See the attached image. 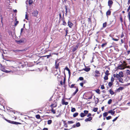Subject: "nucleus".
<instances>
[{
	"label": "nucleus",
	"mask_w": 130,
	"mask_h": 130,
	"mask_svg": "<svg viewBox=\"0 0 130 130\" xmlns=\"http://www.w3.org/2000/svg\"><path fill=\"white\" fill-rule=\"evenodd\" d=\"M113 84V83H112L109 82L108 83V85L109 87H110Z\"/></svg>",
	"instance_id": "36"
},
{
	"label": "nucleus",
	"mask_w": 130,
	"mask_h": 130,
	"mask_svg": "<svg viewBox=\"0 0 130 130\" xmlns=\"http://www.w3.org/2000/svg\"><path fill=\"white\" fill-rule=\"evenodd\" d=\"M25 51V50H18V49H17L16 50H13V52H22V51Z\"/></svg>",
	"instance_id": "25"
},
{
	"label": "nucleus",
	"mask_w": 130,
	"mask_h": 130,
	"mask_svg": "<svg viewBox=\"0 0 130 130\" xmlns=\"http://www.w3.org/2000/svg\"><path fill=\"white\" fill-rule=\"evenodd\" d=\"M108 5L110 8H111L112 6V5L113 3V2L112 0H109L108 1Z\"/></svg>",
	"instance_id": "7"
},
{
	"label": "nucleus",
	"mask_w": 130,
	"mask_h": 130,
	"mask_svg": "<svg viewBox=\"0 0 130 130\" xmlns=\"http://www.w3.org/2000/svg\"><path fill=\"white\" fill-rule=\"evenodd\" d=\"M111 11L109 10H108L106 12V15L107 16L110 15L111 14Z\"/></svg>",
	"instance_id": "22"
},
{
	"label": "nucleus",
	"mask_w": 130,
	"mask_h": 130,
	"mask_svg": "<svg viewBox=\"0 0 130 130\" xmlns=\"http://www.w3.org/2000/svg\"><path fill=\"white\" fill-rule=\"evenodd\" d=\"M124 36V33H123V32H122V33L121 35V36L120 37L121 38H122Z\"/></svg>",
	"instance_id": "56"
},
{
	"label": "nucleus",
	"mask_w": 130,
	"mask_h": 130,
	"mask_svg": "<svg viewBox=\"0 0 130 130\" xmlns=\"http://www.w3.org/2000/svg\"><path fill=\"white\" fill-rule=\"evenodd\" d=\"M98 109V108H94L93 110V111H94V112H96L97 111V110Z\"/></svg>",
	"instance_id": "47"
},
{
	"label": "nucleus",
	"mask_w": 130,
	"mask_h": 130,
	"mask_svg": "<svg viewBox=\"0 0 130 130\" xmlns=\"http://www.w3.org/2000/svg\"><path fill=\"white\" fill-rule=\"evenodd\" d=\"M118 117H117L116 118H115L112 120V121L114 122V121H115L117 120V119H118Z\"/></svg>",
	"instance_id": "63"
},
{
	"label": "nucleus",
	"mask_w": 130,
	"mask_h": 130,
	"mask_svg": "<svg viewBox=\"0 0 130 130\" xmlns=\"http://www.w3.org/2000/svg\"><path fill=\"white\" fill-rule=\"evenodd\" d=\"M107 23L106 22L104 23L103 24V28L106 27L107 26Z\"/></svg>",
	"instance_id": "31"
},
{
	"label": "nucleus",
	"mask_w": 130,
	"mask_h": 130,
	"mask_svg": "<svg viewBox=\"0 0 130 130\" xmlns=\"http://www.w3.org/2000/svg\"><path fill=\"white\" fill-rule=\"evenodd\" d=\"M111 118L112 117L111 116H109L106 117V119L108 120H109L111 119Z\"/></svg>",
	"instance_id": "52"
},
{
	"label": "nucleus",
	"mask_w": 130,
	"mask_h": 130,
	"mask_svg": "<svg viewBox=\"0 0 130 130\" xmlns=\"http://www.w3.org/2000/svg\"><path fill=\"white\" fill-rule=\"evenodd\" d=\"M92 119V117H89L88 118H86L85 119V121L87 122L88 121H90Z\"/></svg>",
	"instance_id": "16"
},
{
	"label": "nucleus",
	"mask_w": 130,
	"mask_h": 130,
	"mask_svg": "<svg viewBox=\"0 0 130 130\" xmlns=\"http://www.w3.org/2000/svg\"><path fill=\"white\" fill-rule=\"evenodd\" d=\"M109 71L108 70H107L105 72V75L108 76L110 74V73H109Z\"/></svg>",
	"instance_id": "27"
},
{
	"label": "nucleus",
	"mask_w": 130,
	"mask_h": 130,
	"mask_svg": "<svg viewBox=\"0 0 130 130\" xmlns=\"http://www.w3.org/2000/svg\"><path fill=\"white\" fill-rule=\"evenodd\" d=\"M0 17H1V23L3 25V18L2 17V15L1 14H0Z\"/></svg>",
	"instance_id": "33"
},
{
	"label": "nucleus",
	"mask_w": 130,
	"mask_h": 130,
	"mask_svg": "<svg viewBox=\"0 0 130 130\" xmlns=\"http://www.w3.org/2000/svg\"><path fill=\"white\" fill-rule=\"evenodd\" d=\"M94 77L96 79L97 78L99 77L101 74V73L99 71L96 70L94 72Z\"/></svg>",
	"instance_id": "2"
},
{
	"label": "nucleus",
	"mask_w": 130,
	"mask_h": 130,
	"mask_svg": "<svg viewBox=\"0 0 130 130\" xmlns=\"http://www.w3.org/2000/svg\"><path fill=\"white\" fill-rule=\"evenodd\" d=\"M108 113H111V115H113L115 113V111H112V110H110L108 111Z\"/></svg>",
	"instance_id": "23"
},
{
	"label": "nucleus",
	"mask_w": 130,
	"mask_h": 130,
	"mask_svg": "<svg viewBox=\"0 0 130 130\" xmlns=\"http://www.w3.org/2000/svg\"><path fill=\"white\" fill-rule=\"evenodd\" d=\"M121 63H123V64H124L125 65H127V64L126 63V61H123L122 62H121Z\"/></svg>",
	"instance_id": "62"
},
{
	"label": "nucleus",
	"mask_w": 130,
	"mask_h": 130,
	"mask_svg": "<svg viewBox=\"0 0 130 130\" xmlns=\"http://www.w3.org/2000/svg\"><path fill=\"white\" fill-rule=\"evenodd\" d=\"M59 20H60L62 18L61 14V13H59Z\"/></svg>",
	"instance_id": "57"
},
{
	"label": "nucleus",
	"mask_w": 130,
	"mask_h": 130,
	"mask_svg": "<svg viewBox=\"0 0 130 130\" xmlns=\"http://www.w3.org/2000/svg\"><path fill=\"white\" fill-rule=\"evenodd\" d=\"M108 91H109L111 95H113L115 93L111 89H110V90Z\"/></svg>",
	"instance_id": "24"
},
{
	"label": "nucleus",
	"mask_w": 130,
	"mask_h": 130,
	"mask_svg": "<svg viewBox=\"0 0 130 130\" xmlns=\"http://www.w3.org/2000/svg\"><path fill=\"white\" fill-rule=\"evenodd\" d=\"M62 104L63 105H67L68 104V102H65L64 100L63 99H62Z\"/></svg>",
	"instance_id": "17"
},
{
	"label": "nucleus",
	"mask_w": 130,
	"mask_h": 130,
	"mask_svg": "<svg viewBox=\"0 0 130 130\" xmlns=\"http://www.w3.org/2000/svg\"><path fill=\"white\" fill-rule=\"evenodd\" d=\"M75 111H76V109L75 108L73 107L71 109V111L72 112H74Z\"/></svg>",
	"instance_id": "44"
},
{
	"label": "nucleus",
	"mask_w": 130,
	"mask_h": 130,
	"mask_svg": "<svg viewBox=\"0 0 130 130\" xmlns=\"http://www.w3.org/2000/svg\"><path fill=\"white\" fill-rule=\"evenodd\" d=\"M107 42H105V43H104L103 44L101 45V47H102V48H103V47H104L105 46H106V45H107Z\"/></svg>",
	"instance_id": "32"
},
{
	"label": "nucleus",
	"mask_w": 130,
	"mask_h": 130,
	"mask_svg": "<svg viewBox=\"0 0 130 130\" xmlns=\"http://www.w3.org/2000/svg\"><path fill=\"white\" fill-rule=\"evenodd\" d=\"M104 79L105 80H108V76L105 75L104 77Z\"/></svg>",
	"instance_id": "34"
},
{
	"label": "nucleus",
	"mask_w": 130,
	"mask_h": 130,
	"mask_svg": "<svg viewBox=\"0 0 130 130\" xmlns=\"http://www.w3.org/2000/svg\"><path fill=\"white\" fill-rule=\"evenodd\" d=\"M57 115L56 117H57L60 116L61 115V111L60 110H58L56 113Z\"/></svg>",
	"instance_id": "11"
},
{
	"label": "nucleus",
	"mask_w": 130,
	"mask_h": 130,
	"mask_svg": "<svg viewBox=\"0 0 130 130\" xmlns=\"http://www.w3.org/2000/svg\"><path fill=\"white\" fill-rule=\"evenodd\" d=\"M88 21L89 23H91V19L90 18H88Z\"/></svg>",
	"instance_id": "48"
},
{
	"label": "nucleus",
	"mask_w": 130,
	"mask_h": 130,
	"mask_svg": "<svg viewBox=\"0 0 130 130\" xmlns=\"http://www.w3.org/2000/svg\"><path fill=\"white\" fill-rule=\"evenodd\" d=\"M124 89V88L123 87H120L117 90V92H120V90H122Z\"/></svg>",
	"instance_id": "21"
},
{
	"label": "nucleus",
	"mask_w": 130,
	"mask_h": 130,
	"mask_svg": "<svg viewBox=\"0 0 130 130\" xmlns=\"http://www.w3.org/2000/svg\"><path fill=\"white\" fill-rule=\"evenodd\" d=\"M38 13V11L37 10L34 11L32 13V15L33 16L36 17H37Z\"/></svg>",
	"instance_id": "8"
},
{
	"label": "nucleus",
	"mask_w": 130,
	"mask_h": 130,
	"mask_svg": "<svg viewBox=\"0 0 130 130\" xmlns=\"http://www.w3.org/2000/svg\"><path fill=\"white\" fill-rule=\"evenodd\" d=\"M76 126L78 127L80 126V123L79 122H77L76 124Z\"/></svg>",
	"instance_id": "53"
},
{
	"label": "nucleus",
	"mask_w": 130,
	"mask_h": 130,
	"mask_svg": "<svg viewBox=\"0 0 130 130\" xmlns=\"http://www.w3.org/2000/svg\"><path fill=\"white\" fill-rule=\"evenodd\" d=\"M59 65V63H57V62L56 61H55V68L56 69H57L59 68V69L60 70V68H58Z\"/></svg>",
	"instance_id": "14"
},
{
	"label": "nucleus",
	"mask_w": 130,
	"mask_h": 130,
	"mask_svg": "<svg viewBox=\"0 0 130 130\" xmlns=\"http://www.w3.org/2000/svg\"><path fill=\"white\" fill-rule=\"evenodd\" d=\"M0 69L2 71L6 73H9L10 72L12 71H7L6 70L4 67L2 66H1Z\"/></svg>",
	"instance_id": "5"
},
{
	"label": "nucleus",
	"mask_w": 130,
	"mask_h": 130,
	"mask_svg": "<svg viewBox=\"0 0 130 130\" xmlns=\"http://www.w3.org/2000/svg\"><path fill=\"white\" fill-rule=\"evenodd\" d=\"M117 69H119L123 70L124 69V67L123 65L121 64L118 67Z\"/></svg>",
	"instance_id": "12"
},
{
	"label": "nucleus",
	"mask_w": 130,
	"mask_h": 130,
	"mask_svg": "<svg viewBox=\"0 0 130 130\" xmlns=\"http://www.w3.org/2000/svg\"><path fill=\"white\" fill-rule=\"evenodd\" d=\"M80 43H78L77 44L76 46H73L72 47V52L74 53L76 51L78 48V46L80 45Z\"/></svg>",
	"instance_id": "4"
},
{
	"label": "nucleus",
	"mask_w": 130,
	"mask_h": 130,
	"mask_svg": "<svg viewBox=\"0 0 130 130\" xmlns=\"http://www.w3.org/2000/svg\"><path fill=\"white\" fill-rule=\"evenodd\" d=\"M25 39L23 38L22 39L19 40L17 41L16 40V42L18 44H21L22 43H24V40Z\"/></svg>",
	"instance_id": "9"
},
{
	"label": "nucleus",
	"mask_w": 130,
	"mask_h": 130,
	"mask_svg": "<svg viewBox=\"0 0 130 130\" xmlns=\"http://www.w3.org/2000/svg\"><path fill=\"white\" fill-rule=\"evenodd\" d=\"M114 79H115L112 76L111 77L110 82L112 83H113L114 81Z\"/></svg>",
	"instance_id": "37"
},
{
	"label": "nucleus",
	"mask_w": 130,
	"mask_h": 130,
	"mask_svg": "<svg viewBox=\"0 0 130 130\" xmlns=\"http://www.w3.org/2000/svg\"><path fill=\"white\" fill-rule=\"evenodd\" d=\"M79 79L80 80H83L84 79V78L83 77H81L79 78Z\"/></svg>",
	"instance_id": "59"
},
{
	"label": "nucleus",
	"mask_w": 130,
	"mask_h": 130,
	"mask_svg": "<svg viewBox=\"0 0 130 130\" xmlns=\"http://www.w3.org/2000/svg\"><path fill=\"white\" fill-rule=\"evenodd\" d=\"M57 105V103L55 100H54L53 102V103L52 104L50 105V106L51 108V109L50 110L53 114L56 113L55 110L54 109V108L56 107Z\"/></svg>",
	"instance_id": "1"
},
{
	"label": "nucleus",
	"mask_w": 130,
	"mask_h": 130,
	"mask_svg": "<svg viewBox=\"0 0 130 130\" xmlns=\"http://www.w3.org/2000/svg\"><path fill=\"white\" fill-rule=\"evenodd\" d=\"M98 94H100V90L99 89H97L95 91Z\"/></svg>",
	"instance_id": "43"
},
{
	"label": "nucleus",
	"mask_w": 130,
	"mask_h": 130,
	"mask_svg": "<svg viewBox=\"0 0 130 130\" xmlns=\"http://www.w3.org/2000/svg\"><path fill=\"white\" fill-rule=\"evenodd\" d=\"M91 115V113H89L87 115V117H90V116Z\"/></svg>",
	"instance_id": "64"
},
{
	"label": "nucleus",
	"mask_w": 130,
	"mask_h": 130,
	"mask_svg": "<svg viewBox=\"0 0 130 130\" xmlns=\"http://www.w3.org/2000/svg\"><path fill=\"white\" fill-rule=\"evenodd\" d=\"M120 76L119 75V74H117V77L116 78H117L118 79L120 78Z\"/></svg>",
	"instance_id": "60"
},
{
	"label": "nucleus",
	"mask_w": 130,
	"mask_h": 130,
	"mask_svg": "<svg viewBox=\"0 0 130 130\" xmlns=\"http://www.w3.org/2000/svg\"><path fill=\"white\" fill-rule=\"evenodd\" d=\"M68 124H72L74 123L72 121H68Z\"/></svg>",
	"instance_id": "55"
},
{
	"label": "nucleus",
	"mask_w": 130,
	"mask_h": 130,
	"mask_svg": "<svg viewBox=\"0 0 130 130\" xmlns=\"http://www.w3.org/2000/svg\"><path fill=\"white\" fill-rule=\"evenodd\" d=\"M52 121L51 120H48L47 121V124H50L52 123Z\"/></svg>",
	"instance_id": "41"
},
{
	"label": "nucleus",
	"mask_w": 130,
	"mask_h": 130,
	"mask_svg": "<svg viewBox=\"0 0 130 130\" xmlns=\"http://www.w3.org/2000/svg\"><path fill=\"white\" fill-rule=\"evenodd\" d=\"M105 87L104 86V85H101V88L102 89H105Z\"/></svg>",
	"instance_id": "58"
},
{
	"label": "nucleus",
	"mask_w": 130,
	"mask_h": 130,
	"mask_svg": "<svg viewBox=\"0 0 130 130\" xmlns=\"http://www.w3.org/2000/svg\"><path fill=\"white\" fill-rule=\"evenodd\" d=\"M120 19L121 21V23H123V18L122 16L120 17Z\"/></svg>",
	"instance_id": "54"
},
{
	"label": "nucleus",
	"mask_w": 130,
	"mask_h": 130,
	"mask_svg": "<svg viewBox=\"0 0 130 130\" xmlns=\"http://www.w3.org/2000/svg\"><path fill=\"white\" fill-rule=\"evenodd\" d=\"M88 111L86 110H85L84 111V113L86 115L88 114Z\"/></svg>",
	"instance_id": "50"
},
{
	"label": "nucleus",
	"mask_w": 130,
	"mask_h": 130,
	"mask_svg": "<svg viewBox=\"0 0 130 130\" xmlns=\"http://www.w3.org/2000/svg\"><path fill=\"white\" fill-rule=\"evenodd\" d=\"M90 68L89 67H86L85 68L83 69V70H84L87 72H88L90 70Z\"/></svg>",
	"instance_id": "20"
},
{
	"label": "nucleus",
	"mask_w": 130,
	"mask_h": 130,
	"mask_svg": "<svg viewBox=\"0 0 130 130\" xmlns=\"http://www.w3.org/2000/svg\"><path fill=\"white\" fill-rule=\"evenodd\" d=\"M112 39L115 41H118L119 40V38H118V39H116L115 38H112Z\"/></svg>",
	"instance_id": "42"
},
{
	"label": "nucleus",
	"mask_w": 130,
	"mask_h": 130,
	"mask_svg": "<svg viewBox=\"0 0 130 130\" xmlns=\"http://www.w3.org/2000/svg\"><path fill=\"white\" fill-rule=\"evenodd\" d=\"M118 80H119V82H120L122 83L123 79L122 78H121V77H120V78H119V79H118Z\"/></svg>",
	"instance_id": "49"
},
{
	"label": "nucleus",
	"mask_w": 130,
	"mask_h": 130,
	"mask_svg": "<svg viewBox=\"0 0 130 130\" xmlns=\"http://www.w3.org/2000/svg\"><path fill=\"white\" fill-rule=\"evenodd\" d=\"M17 18H16L15 19V21H16V22L15 23H14V26H16L19 23V22L18 21H17Z\"/></svg>",
	"instance_id": "35"
},
{
	"label": "nucleus",
	"mask_w": 130,
	"mask_h": 130,
	"mask_svg": "<svg viewBox=\"0 0 130 130\" xmlns=\"http://www.w3.org/2000/svg\"><path fill=\"white\" fill-rule=\"evenodd\" d=\"M80 115L81 117L83 118L86 116V115L83 112H82L80 113Z\"/></svg>",
	"instance_id": "28"
},
{
	"label": "nucleus",
	"mask_w": 130,
	"mask_h": 130,
	"mask_svg": "<svg viewBox=\"0 0 130 130\" xmlns=\"http://www.w3.org/2000/svg\"><path fill=\"white\" fill-rule=\"evenodd\" d=\"M64 17V14L63 13V18H62V22H63L62 25L64 26H66L67 25V23L66 22L65 20L63 19Z\"/></svg>",
	"instance_id": "19"
},
{
	"label": "nucleus",
	"mask_w": 130,
	"mask_h": 130,
	"mask_svg": "<svg viewBox=\"0 0 130 130\" xmlns=\"http://www.w3.org/2000/svg\"><path fill=\"white\" fill-rule=\"evenodd\" d=\"M119 75L121 77H123L124 76V75L123 72H120L119 73Z\"/></svg>",
	"instance_id": "26"
},
{
	"label": "nucleus",
	"mask_w": 130,
	"mask_h": 130,
	"mask_svg": "<svg viewBox=\"0 0 130 130\" xmlns=\"http://www.w3.org/2000/svg\"><path fill=\"white\" fill-rule=\"evenodd\" d=\"M33 1L32 0H29L28 2V3L29 5H31Z\"/></svg>",
	"instance_id": "40"
},
{
	"label": "nucleus",
	"mask_w": 130,
	"mask_h": 130,
	"mask_svg": "<svg viewBox=\"0 0 130 130\" xmlns=\"http://www.w3.org/2000/svg\"><path fill=\"white\" fill-rule=\"evenodd\" d=\"M25 19L28 20V15L27 14L25 15Z\"/></svg>",
	"instance_id": "61"
},
{
	"label": "nucleus",
	"mask_w": 130,
	"mask_h": 130,
	"mask_svg": "<svg viewBox=\"0 0 130 130\" xmlns=\"http://www.w3.org/2000/svg\"><path fill=\"white\" fill-rule=\"evenodd\" d=\"M70 83H69L68 85L69 87L70 88H75V87H77V86H75V84H72L71 85H70Z\"/></svg>",
	"instance_id": "13"
},
{
	"label": "nucleus",
	"mask_w": 130,
	"mask_h": 130,
	"mask_svg": "<svg viewBox=\"0 0 130 130\" xmlns=\"http://www.w3.org/2000/svg\"><path fill=\"white\" fill-rule=\"evenodd\" d=\"M126 73L127 75H130V71L129 70H126Z\"/></svg>",
	"instance_id": "39"
},
{
	"label": "nucleus",
	"mask_w": 130,
	"mask_h": 130,
	"mask_svg": "<svg viewBox=\"0 0 130 130\" xmlns=\"http://www.w3.org/2000/svg\"><path fill=\"white\" fill-rule=\"evenodd\" d=\"M86 99H91L92 98V95L90 93H87L85 94Z\"/></svg>",
	"instance_id": "3"
},
{
	"label": "nucleus",
	"mask_w": 130,
	"mask_h": 130,
	"mask_svg": "<svg viewBox=\"0 0 130 130\" xmlns=\"http://www.w3.org/2000/svg\"><path fill=\"white\" fill-rule=\"evenodd\" d=\"M68 25L70 28H72V27L73 26V24L69 20L68 23Z\"/></svg>",
	"instance_id": "18"
},
{
	"label": "nucleus",
	"mask_w": 130,
	"mask_h": 130,
	"mask_svg": "<svg viewBox=\"0 0 130 130\" xmlns=\"http://www.w3.org/2000/svg\"><path fill=\"white\" fill-rule=\"evenodd\" d=\"M75 88H76V90L75 92L73 93L72 94V96H74L75 95L78 91V87H75Z\"/></svg>",
	"instance_id": "15"
},
{
	"label": "nucleus",
	"mask_w": 130,
	"mask_h": 130,
	"mask_svg": "<svg viewBox=\"0 0 130 130\" xmlns=\"http://www.w3.org/2000/svg\"><path fill=\"white\" fill-rule=\"evenodd\" d=\"M108 112H106L103 113V115L104 117H106L108 115Z\"/></svg>",
	"instance_id": "29"
},
{
	"label": "nucleus",
	"mask_w": 130,
	"mask_h": 130,
	"mask_svg": "<svg viewBox=\"0 0 130 130\" xmlns=\"http://www.w3.org/2000/svg\"><path fill=\"white\" fill-rule=\"evenodd\" d=\"M9 68L11 70H10L12 71L11 72H12L15 71L17 70V67H13V66H10Z\"/></svg>",
	"instance_id": "6"
},
{
	"label": "nucleus",
	"mask_w": 130,
	"mask_h": 130,
	"mask_svg": "<svg viewBox=\"0 0 130 130\" xmlns=\"http://www.w3.org/2000/svg\"><path fill=\"white\" fill-rule=\"evenodd\" d=\"M78 112H76L73 114V116L74 117H75L78 115Z\"/></svg>",
	"instance_id": "38"
},
{
	"label": "nucleus",
	"mask_w": 130,
	"mask_h": 130,
	"mask_svg": "<svg viewBox=\"0 0 130 130\" xmlns=\"http://www.w3.org/2000/svg\"><path fill=\"white\" fill-rule=\"evenodd\" d=\"M112 102V100L111 99H110L109 100L108 102V104H110Z\"/></svg>",
	"instance_id": "46"
},
{
	"label": "nucleus",
	"mask_w": 130,
	"mask_h": 130,
	"mask_svg": "<svg viewBox=\"0 0 130 130\" xmlns=\"http://www.w3.org/2000/svg\"><path fill=\"white\" fill-rule=\"evenodd\" d=\"M63 123L64 124V126L66 127H67L68 126L67 124L66 123V121H63Z\"/></svg>",
	"instance_id": "30"
},
{
	"label": "nucleus",
	"mask_w": 130,
	"mask_h": 130,
	"mask_svg": "<svg viewBox=\"0 0 130 130\" xmlns=\"http://www.w3.org/2000/svg\"><path fill=\"white\" fill-rule=\"evenodd\" d=\"M10 121L9 123L12 124H21V123L19 122H15L14 121Z\"/></svg>",
	"instance_id": "10"
},
{
	"label": "nucleus",
	"mask_w": 130,
	"mask_h": 130,
	"mask_svg": "<svg viewBox=\"0 0 130 130\" xmlns=\"http://www.w3.org/2000/svg\"><path fill=\"white\" fill-rule=\"evenodd\" d=\"M65 8L66 9V12L65 14H66V15H67V6H65Z\"/></svg>",
	"instance_id": "51"
},
{
	"label": "nucleus",
	"mask_w": 130,
	"mask_h": 130,
	"mask_svg": "<svg viewBox=\"0 0 130 130\" xmlns=\"http://www.w3.org/2000/svg\"><path fill=\"white\" fill-rule=\"evenodd\" d=\"M36 117L37 119H39L40 118V116L39 115H36Z\"/></svg>",
	"instance_id": "45"
}]
</instances>
